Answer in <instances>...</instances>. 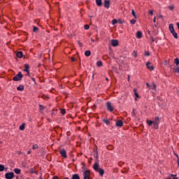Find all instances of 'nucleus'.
Instances as JSON below:
<instances>
[{
	"label": "nucleus",
	"mask_w": 179,
	"mask_h": 179,
	"mask_svg": "<svg viewBox=\"0 0 179 179\" xmlns=\"http://www.w3.org/2000/svg\"><path fill=\"white\" fill-rule=\"evenodd\" d=\"M166 179H173V178H171V176H169V178H167Z\"/></svg>",
	"instance_id": "55"
},
{
	"label": "nucleus",
	"mask_w": 179,
	"mask_h": 179,
	"mask_svg": "<svg viewBox=\"0 0 179 179\" xmlns=\"http://www.w3.org/2000/svg\"><path fill=\"white\" fill-rule=\"evenodd\" d=\"M111 44L113 47H117L118 45V41L115 39H113L111 41Z\"/></svg>",
	"instance_id": "11"
},
{
	"label": "nucleus",
	"mask_w": 179,
	"mask_h": 179,
	"mask_svg": "<svg viewBox=\"0 0 179 179\" xmlns=\"http://www.w3.org/2000/svg\"><path fill=\"white\" fill-rule=\"evenodd\" d=\"M32 149L34 150H36V149H38V145L37 144L34 145Z\"/></svg>",
	"instance_id": "32"
},
{
	"label": "nucleus",
	"mask_w": 179,
	"mask_h": 179,
	"mask_svg": "<svg viewBox=\"0 0 179 179\" xmlns=\"http://www.w3.org/2000/svg\"><path fill=\"white\" fill-rule=\"evenodd\" d=\"M146 122H147L148 127H150L151 125H153V120H147Z\"/></svg>",
	"instance_id": "18"
},
{
	"label": "nucleus",
	"mask_w": 179,
	"mask_h": 179,
	"mask_svg": "<svg viewBox=\"0 0 179 179\" xmlns=\"http://www.w3.org/2000/svg\"><path fill=\"white\" fill-rule=\"evenodd\" d=\"M20 130L24 131V123L20 126Z\"/></svg>",
	"instance_id": "29"
},
{
	"label": "nucleus",
	"mask_w": 179,
	"mask_h": 179,
	"mask_svg": "<svg viewBox=\"0 0 179 179\" xmlns=\"http://www.w3.org/2000/svg\"><path fill=\"white\" fill-rule=\"evenodd\" d=\"M31 152L30 151H28L27 152V155H30Z\"/></svg>",
	"instance_id": "54"
},
{
	"label": "nucleus",
	"mask_w": 179,
	"mask_h": 179,
	"mask_svg": "<svg viewBox=\"0 0 179 179\" xmlns=\"http://www.w3.org/2000/svg\"><path fill=\"white\" fill-rule=\"evenodd\" d=\"M106 108L108 111H110V113H113V111H114V106L110 103V102L106 103Z\"/></svg>",
	"instance_id": "4"
},
{
	"label": "nucleus",
	"mask_w": 179,
	"mask_h": 179,
	"mask_svg": "<svg viewBox=\"0 0 179 179\" xmlns=\"http://www.w3.org/2000/svg\"><path fill=\"white\" fill-rule=\"evenodd\" d=\"M169 9H170V10H173L174 9V6H169Z\"/></svg>",
	"instance_id": "41"
},
{
	"label": "nucleus",
	"mask_w": 179,
	"mask_h": 179,
	"mask_svg": "<svg viewBox=\"0 0 179 179\" xmlns=\"http://www.w3.org/2000/svg\"><path fill=\"white\" fill-rule=\"evenodd\" d=\"M130 23L131 24H135V23H136V20H135L134 19H132V20H130Z\"/></svg>",
	"instance_id": "37"
},
{
	"label": "nucleus",
	"mask_w": 179,
	"mask_h": 179,
	"mask_svg": "<svg viewBox=\"0 0 179 179\" xmlns=\"http://www.w3.org/2000/svg\"><path fill=\"white\" fill-rule=\"evenodd\" d=\"M17 58H23V52L19 51L16 53Z\"/></svg>",
	"instance_id": "14"
},
{
	"label": "nucleus",
	"mask_w": 179,
	"mask_h": 179,
	"mask_svg": "<svg viewBox=\"0 0 179 179\" xmlns=\"http://www.w3.org/2000/svg\"><path fill=\"white\" fill-rule=\"evenodd\" d=\"M91 41L92 42V43H94V39H93V38H91Z\"/></svg>",
	"instance_id": "50"
},
{
	"label": "nucleus",
	"mask_w": 179,
	"mask_h": 179,
	"mask_svg": "<svg viewBox=\"0 0 179 179\" xmlns=\"http://www.w3.org/2000/svg\"><path fill=\"white\" fill-rule=\"evenodd\" d=\"M52 179H59V178H58V177L57 176H55L52 177Z\"/></svg>",
	"instance_id": "46"
},
{
	"label": "nucleus",
	"mask_w": 179,
	"mask_h": 179,
	"mask_svg": "<svg viewBox=\"0 0 179 179\" xmlns=\"http://www.w3.org/2000/svg\"><path fill=\"white\" fill-rule=\"evenodd\" d=\"M159 17H162V15H159Z\"/></svg>",
	"instance_id": "61"
},
{
	"label": "nucleus",
	"mask_w": 179,
	"mask_h": 179,
	"mask_svg": "<svg viewBox=\"0 0 179 179\" xmlns=\"http://www.w3.org/2000/svg\"><path fill=\"white\" fill-rule=\"evenodd\" d=\"M128 80H129V76H128Z\"/></svg>",
	"instance_id": "58"
},
{
	"label": "nucleus",
	"mask_w": 179,
	"mask_h": 179,
	"mask_svg": "<svg viewBox=\"0 0 179 179\" xmlns=\"http://www.w3.org/2000/svg\"><path fill=\"white\" fill-rule=\"evenodd\" d=\"M22 78L23 74L20 71L15 77H13V80H14V82H17L19 80H22Z\"/></svg>",
	"instance_id": "3"
},
{
	"label": "nucleus",
	"mask_w": 179,
	"mask_h": 179,
	"mask_svg": "<svg viewBox=\"0 0 179 179\" xmlns=\"http://www.w3.org/2000/svg\"><path fill=\"white\" fill-rule=\"evenodd\" d=\"M134 96L136 99L139 98V94H138V92H136V89L134 90Z\"/></svg>",
	"instance_id": "25"
},
{
	"label": "nucleus",
	"mask_w": 179,
	"mask_h": 179,
	"mask_svg": "<svg viewBox=\"0 0 179 179\" xmlns=\"http://www.w3.org/2000/svg\"><path fill=\"white\" fill-rule=\"evenodd\" d=\"M94 170L99 173L100 176H104V170L100 168V165L99 164V162H96L93 166Z\"/></svg>",
	"instance_id": "1"
},
{
	"label": "nucleus",
	"mask_w": 179,
	"mask_h": 179,
	"mask_svg": "<svg viewBox=\"0 0 179 179\" xmlns=\"http://www.w3.org/2000/svg\"><path fill=\"white\" fill-rule=\"evenodd\" d=\"M152 38V43L155 41V39L153 38Z\"/></svg>",
	"instance_id": "53"
},
{
	"label": "nucleus",
	"mask_w": 179,
	"mask_h": 179,
	"mask_svg": "<svg viewBox=\"0 0 179 179\" xmlns=\"http://www.w3.org/2000/svg\"><path fill=\"white\" fill-rule=\"evenodd\" d=\"M39 107L41 108V110H44V106H43V105H39Z\"/></svg>",
	"instance_id": "44"
},
{
	"label": "nucleus",
	"mask_w": 179,
	"mask_h": 179,
	"mask_svg": "<svg viewBox=\"0 0 179 179\" xmlns=\"http://www.w3.org/2000/svg\"><path fill=\"white\" fill-rule=\"evenodd\" d=\"M91 54H92V52H90V50H86L85 52V57H90Z\"/></svg>",
	"instance_id": "20"
},
{
	"label": "nucleus",
	"mask_w": 179,
	"mask_h": 179,
	"mask_svg": "<svg viewBox=\"0 0 179 179\" xmlns=\"http://www.w3.org/2000/svg\"><path fill=\"white\" fill-rule=\"evenodd\" d=\"M150 64H151V63L148 62L145 65H146L148 69H150L151 71H153V69H155V67H153V66H150Z\"/></svg>",
	"instance_id": "12"
},
{
	"label": "nucleus",
	"mask_w": 179,
	"mask_h": 179,
	"mask_svg": "<svg viewBox=\"0 0 179 179\" xmlns=\"http://www.w3.org/2000/svg\"><path fill=\"white\" fill-rule=\"evenodd\" d=\"M174 37V38H178V35L177 34V32L174 31L171 33Z\"/></svg>",
	"instance_id": "26"
},
{
	"label": "nucleus",
	"mask_w": 179,
	"mask_h": 179,
	"mask_svg": "<svg viewBox=\"0 0 179 179\" xmlns=\"http://www.w3.org/2000/svg\"><path fill=\"white\" fill-rule=\"evenodd\" d=\"M169 176H171V177H177V175L171 174Z\"/></svg>",
	"instance_id": "45"
},
{
	"label": "nucleus",
	"mask_w": 179,
	"mask_h": 179,
	"mask_svg": "<svg viewBox=\"0 0 179 179\" xmlns=\"http://www.w3.org/2000/svg\"><path fill=\"white\" fill-rule=\"evenodd\" d=\"M131 15H133L134 17L136 19V14H135V10L134 9L131 10Z\"/></svg>",
	"instance_id": "30"
},
{
	"label": "nucleus",
	"mask_w": 179,
	"mask_h": 179,
	"mask_svg": "<svg viewBox=\"0 0 179 179\" xmlns=\"http://www.w3.org/2000/svg\"><path fill=\"white\" fill-rule=\"evenodd\" d=\"M32 79V80H33V82H36V79L35 78H31Z\"/></svg>",
	"instance_id": "51"
},
{
	"label": "nucleus",
	"mask_w": 179,
	"mask_h": 179,
	"mask_svg": "<svg viewBox=\"0 0 179 179\" xmlns=\"http://www.w3.org/2000/svg\"><path fill=\"white\" fill-rule=\"evenodd\" d=\"M153 22H154V23H156V17H154Z\"/></svg>",
	"instance_id": "48"
},
{
	"label": "nucleus",
	"mask_w": 179,
	"mask_h": 179,
	"mask_svg": "<svg viewBox=\"0 0 179 179\" xmlns=\"http://www.w3.org/2000/svg\"><path fill=\"white\" fill-rule=\"evenodd\" d=\"M59 153L62 157H64V159H66L68 156L66 155V151L64 149L59 150Z\"/></svg>",
	"instance_id": "7"
},
{
	"label": "nucleus",
	"mask_w": 179,
	"mask_h": 179,
	"mask_svg": "<svg viewBox=\"0 0 179 179\" xmlns=\"http://www.w3.org/2000/svg\"><path fill=\"white\" fill-rule=\"evenodd\" d=\"M84 179H92L90 178V171H85L83 172Z\"/></svg>",
	"instance_id": "5"
},
{
	"label": "nucleus",
	"mask_w": 179,
	"mask_h": 179,
	"mask_svg": "<svg viewBox=\"0 0 179 179\" xmlns=\"http://www.w3.org/2000/svg\"><path fill=\"white\" fill-rule=\"evenodd\" d=\"M144 55L145 57H149L150 55V52H149V51H145Z\"/></svg>",
	"instance_id": "35"
},
{
	"label": "nucleus",
	"mask_w": 179,
	"mask_h": 179,
	"mask_svg": "<svg viewBox=\"0 0 179 179\" xmlns=\"http://www.w3.org/2000/svg\"><path fill=\"white\" fill-rule=\"evenodd\" d=\"M61 113L63 115H65V114L66 113V110H65V109H61Z\"/></svg>",
	"instance_id": "36"
},
{
	"label": "nucleus",
	"mask_w": 179,
	"mask_h": 179,
	"mask_svg": "<svg viewBox=\"0 0 179 179\" xmlns=\"http://www.w3.org/2000/svg\"><path fill=\"white\" fill-rule=\"evenodd\" d=\"M96 3L97 6H101V5H103L101 0H96Z\"/></svg>",
	"instance_id": "19"
},
{
	"label": "nucleus",
	"mask_w": 179,
	"mask_h": 179,
	"mask_svg": "<svg viewBox=\"0 0 179 179\" xmlns=\"http://www.w3.org/2000/svg\"><path fill=\"white\" fill-rule=\"evenodd\" d=\"M136 37L137 38H142V32L141 31H137Z\"/></svg>",
	"instance_id": "17"
},
{
	"label": "nucleus",
	"mask_w": 179,
	"mask_h": 179,
	"mask_svg": "<svg viewBox=\"0 0 179 179\" xmlns=\"http://www.w3.org/2000/svg\"><path fill=\"white\" fill-rule=\"evenodd\" d=\"M103 122H104L106 124V125H110V120L104 118L103 119Z\"/></svg>",
	"instance_id": "21"
},
{
	"label": "nucleus",
	"mask_w": 179,
	"mask_h": 179,
	"mask_svg": "<svg viewBox=\"0 0 179 179\" xmlns=\"http://www.w3.org/2000/svg\"><path fill=\"white\" fill-rule=\"evenodd\" d=\"M64 179H69V178H68V177H66V178H64Z\"/></svg>",
	"instance_id": "56"
},
{
	"label": "nucleus",
	"mask_w": 179,
	"mask_h": 179,
	"mask_svg": "<svg viewBox=\"0 0 179 179\" xmlns=\"http://www.w3.org/2000/svg\"><path fill=\"white\" fill-rule=\"evenodd\" d=\"M92 108H93V109L96 108V105H94V106H92Z\"/></svg>",
	"instance_id": "52"
},
{
	"label": "nucleus",
	"mask_w": 179,
	"mask_h": 179,
	"mask_svg": "<svg viewBox=\"0 0 179 179\" xmlns=\"http://www.w3.org/2000/svg\"><path fill=\"white\" fill-rule=\"evenodd\" d=\"M5 170V166L2 164H0V171H3Z\"/></svg>",
	"instance_id": "33"
},
{
	"label": "nucleus",
	"mask_w": 179,
	"mask_h": 179,
	"mask_svg": "<svg viewBox=\"0 0 179 179\" xmlns=\"http://www.w3.org/2000/svg\"><path fill=\"white\" fill-rule=\"evenodd\" d=\"M116 127L121 128L124 125V122L121 120H118L115 123Z\"/></svg>",
	"instance_id": "9"
},
{
	"label": "nucleus",
	"mask_w": 179,
	"mask_h": 179,
	"mask_svg": "<svg viewBox=\"0 0 179 179\" xmlns=\"http://www.w3.org/2000/svg\"><path fill=\"white\" fill-rule=\"evenodd\" d=\"M20 171L21 170L17 168L14 169V172L15 173V174H20Z\"/></svg>",
	"instance_id": "22"
},
{
	"label": "nucleus",
	"mask_w": 179,
	"mask_h": 179,
	"mask_svg": "<svg viewBox=\"0 0 179 179\" xmlns=\"http://www.w3.org/2000/svg\"><path fill=\"white\" fill-rule=\"evenodd\" d=\"M40 179H43V178L40 177Z\"/></svg>",
	"instance_id": "62"
},
{
	"label": "nucleus",
	"mask_w": 179,
	"mask_h": 179,
	"mask_svg": "<svg viewBox=\"0 0 179 179\" xmlns=\"http://www.w3.org/2000/svg\"><path fill=\"white\" fill-rule=\"evenodd\" d=\"M15 177V173L13 172L6 173L5 174V178L6 179H12Z\"/></svg>",
	"instance_id": "6"
},
{
	"label": "nucleus",
	"mask_w": 179,
	"mask_h": 179,
	"mask_svg": "<svg viewBox=\"0 0 179 179\" xmlns=\"http://www.w3.org/2000/svg\"><path fill=\"white\" fill-rule=\"evenodd\" d=\"M117 23H118V20L114 19L112 20V24H117Z\"/></svg>",
	"instance_id": "31"
},
{
	"label": "nucleus",
	"mask_w": 179,
	"mask_h": 179,
	"mask_svg": "<svg viewBox=\"0 0 179 179\" xmlns=\"http://www.w3.org/2000/svg\"><path fill=\"white\" fill-rule=\"evenodd\" d=\"M31 174H37V171H36L33 169H31Z\"/></svg>",
	"instance_id": "34"
},
{
	"label": "nucleus",
	"mask_w": 179,
	"mask_h": 179,
	"mask_svg": "<svg viewBox=\"0 0 179 179\" xmlns=\"http://www.w3.org/2000/svg\"><path fill=\"white\" fill-rule=\"evenodd\" d=\"M106 80H108V78H106Z\"/></svg>",
	"instance_id": "57"
},
{
	"label": "nucleus",
	"mask_w": 179,
	"mask_h": 179,
	"mask_svg": "<svg viewBox=\"0 0 179 179\" xmlns=\"http://www.w3.org/2000/svg\"><path fill=\"white\" fill-rule=\"evenodd\" d=\"M94 157H95L96 159H99V152H97V150L95 151Z\"/></svg>",
	"instance_id": "27"
},
{
	"label": "nucleus",
	"mask_w": 179,
	"mask_h": 179,
	"mask_svg": "<svg viewBox=\"0 0 179 179\" xmlns=\"http://www.w3.org/2000/svg\"><path fill=\"white\" fill-rule=\"evenodd\" d=\"M84 29H85V30H89V29H90V27L89 25H87V24H85L84 26Z\"/></svg>",
	"instance_id": "38"
},
{
	"label": "nucleus",
	"mask_w": 179,
	"mask_h": 179,
	"mask_svg": "<svg viewBox=\"0 0 179 179\" xmlns=\"http://www.w3.org/2000/svg\"><path fill=\"white\" fill-rule=\"evenodd\" d=\"M177 26H178V30H179V22H177Z\"/></svg>",
	"instance_id": "49"
},
{
	"label": "nucleus",
	"mask_w": 179,
	"mask_h": 179,
	"mask_svg": "<svg viewBox=\"0 0 179 179\" xmlns=\"http://www.w3.org/2000/svg\"><path fill=\"white\" fill-rule=\"evenodd\" d=\"M178 166H179V161H178Z\"/></svg>",
	"instance_id": "60"
},
{
	"label": "nucleus",
	"mask_w": 179,
	"mask_h": 179,
	"mask_svg": "<svg viewBox=\"0 0 179 179\" xmlns=\"http://www.w3.org/2000/svg\"><path fill=\"white\" fill-rule=\"evenodd\" d=\"M149 14L153 15V11L152 10H149Z\"/></svg>",
	"instance_id": "43"
},
{
	"label": "nucleus",
	"mask_w": 179,
	"mask_h": 179,
	"mask_svg": "<svg viewBox=\"0 0 179 179\" xmlns=\"http://www.w3.org/2000/svg\"><path fill=\"white\" fill-rule=\"evenodd\" d=\"M169 27V31H171V33H174V31H176L174 30V27L173 26V24H170Z\"/></svg>",
	"instance_id": "16"
},
{
	"label": "nucleus",
	"mask_w": 179,
	"mask_h": 179,
	"mask_svg": "<svg viewBox=\"0 0 179 179\" xmlns=\"http://www.w3.org/2000/svg\"><path fill=\"white\" fill-rule=\"evenodd\" d=\"M174 62H175V64H176V65H179V60H178V58H176Z\"/></svg>",
	"instance_id": "40"
},
{
	"label": "nucleus",
	"mask_w": 179,
	"mask_h": 179,
	"mask_svg": "<svg viewBox=\"0 0 179 179\" xmlns=\"http://www.w3.org/2000/svg\"><path fill=\"white\" fill-rule=\"evenodd\" d=\"M146 86L147 87H148V89H151L152 90H156V84L153 83L152 85H150L149 83H146Z\"/></svg>",
	"instance_id": "8"
},
{
	"label": "nucleus",
	"mask_w": 179,
	"mask_h": 179,
	"mask_svg": "<svg viewBox=\"0 0 179 179\" xmlns=\"http://www.w3.org/2000/svg\"><path fill=\"white\" fill-rule=\"evenodd\" d=\"M17 90H18V92H23V90H24V85L18 86Z\"/></svg>",
	"instance_id": "15"
},
{
	"label": "nucleus",
	"mask_w": 179,
	"mask_h": 179,
	"mask_svg": "<svg viewBox=\"0 0 179 179\" xmlns=\"http://www.w3.org/2000/svg\"><path fill=\"white\" fill-rule=\"evenodd\" d=\"M133 55L135 57V58H136V57H137L138 54L136 53V51H134V52H133Z\"/></svg>",
	"instance_id": "42"
},
{
	"label": "nucleus",
	"mask_w": 179,
	"mask_h": 179,
	"mask_svg": "<svg viewBox=\"0 0 179 179\" xmlns=\"http://www.w3.org/2000/svg\"><path fill=\"white\" fill-rule=\"evenodd\" d=\"M159 124H160V117H155V120H152V128L154 129H159Z\"/></svg>",
	"instance_id": "2"
},
{
	"label": "nucleus",
	"mask_w": 179,
	"mask_h": 179,
	"mask_svg": "<svg viewBox=\"0 0 179 179\" xmlns=\"http://www.w3.org/2000/svg\"><path fill=\"white\" fill-rule=\"evenodd\" d=\"M133 111H135V109H134Z\"/></svg>",
	"instance_id": "63"
},
{
	"label": "nucleus",
	"mask_w": 179,
	"mask_h": 179,
	"mask_svg": "<svg viewBox=\"0 0 179 179\" xmlns=\"http://www.w3.org/2000/svg\"><path fill=\"white\" fill-rule=\"evenodd\" d=\"M172 179H178L177 178H172Z\"/></svg>",
	"instance_id": "59"
},
{
	"label": "nucleus",
	"mask_w": 179,
	"mask_h": 179,
	"mask_svg": "<svg viewBox=\"0 0 179 179\" xmlns=\"http://www.w3.org/2000/svg\"><path fill=\"white\" fill-rule=\"evenodd\" d=\"M174 72H176V73H179V67L174 68Z\"/></svg>",
	"instance_id": "39"
},
{
	"label": "nucleus",
	"mask_w": 179,
	"mask_h": 179,
	"mask_svg": "<svg viewBox=\"0 0 179 179\" xmlns=\"http://www.w3.org/2000/svg\"><path fill=\"white\" fill-rule=\"evenodd\" d=\"M103 6L108 9V8H110V0H104Z\"/></svg>",
	"instance_id": "10"
},
{
	"label": "nucleus",
	"mask_w": 179,
	"mask_h": 179,
	"mask_svg": "<svg viewBox=\"0 0 179 179\" xmlns=\"http://www.w3.org/2000/svg\"><path fill=\"white\" fill-rule=\"evenodd\" d=\"M33 31L34 33H37V31H38V27L33 26Z\"/></svg>",
	"instance_id": "24"
},
{
	"label": "nucleus",
	"mask_w": 179,
	"mask_h": 179,
	"mask_svg": "<svg viewBox=\"0 0 179 179\" xmlns=\"http://www.w3.org/2000/svg\"><path fill=\"white\" fill-rule=\"evenodd\" d=\"M96 66H99V67L102 66H103V62H101L100 60L96 62Z\"/></svg>",
	"instance_id": "23"
},
{
	"label": "nucleus",
	"mask_w": 179,
	"mask_h": 179,
	"mask_svg": "<svg viewBox=\"0 0 179 179\" xmlns=\"http://www.w3.org/2000/svg\"><path fill=\"white\" fill-rule=\"evenodd\" d=\"M71 61H72L73 62H75L76 59H74V57H71Z\"/></svg>",
	"instance_id": "47"
},
{
	"label": "nucleus",
	"mask_w": 179,
	"mask_h": 179,
	"mask_svg": "<svg viewBox=\"0 0 179 179\" xmlns=\"http://www.w3.org/2000/svg\"><path fill=\"white\" fill-rule=\"evenodd\" d=\"M29 64H24V72L27 73L28 75L30 73V71H29Z\"/></svg>",
	"instance_id": "13"
},
{
	"label": "nucleus",
	"mask_w": 179,
	"mask_h": 179,
	"mask_svg": "<svg viewBox=\"0 0 179 179\" xmlns=\"http://www.w3.org/2000/svg\"><path fill=\"white\" fill-rule=\"evenodd\" d=\"M117 23H120V24H124V23H125V22L121 19H119V20H117Z\"/></svg>",
	"instance_id": "28"
}]
</instances>
